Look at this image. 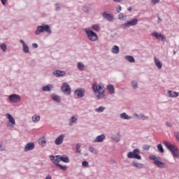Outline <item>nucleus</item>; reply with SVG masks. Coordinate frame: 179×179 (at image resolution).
Masks as SVG:
<instances>
[{"mask_svg":"<svg viewBox=\"0 0 179 179\" xmlns=\"http://www.w3.org/2000/svg\"><path fill=\"white\" fill-rule=\"evenodd\" d=\"M40 120V116L35 115L32 116V121L33 122H38V120Z\"/></svg>","mask_w":179,"mask_h":179,"instance_id":"nucleus-29","label":"nucleus"},{"mask_svg":"<svg viewBox=\"0 0 179 179\" xmlns=\"http://www.w3.org/2000/svg\"><path fill=\"white\" fill-rule=\"evenodd\" d=\"M121 10H122L121 6H117V7L116 8V10L117 13H120V12H121Z\"/></svg>","mask_w":179,"mask_h":179,"instance_id":"nucleus-44","label":"nucleus"},{"mask_svg":"<svg viewBox=\"0 0 179 179\" xmlns=\"http://www.w3.org/2000/svg\"><path fill=\"white\" fill-rule=\"evenodd\" d=\"M92 90L98 100L106 97V90L104 89V86L94 83L92 85Z\"/></svg>","mask_w":179,"mask_h":179,"instance_id":"nucleus-2","label":"nucleus"},{"mask_svg":"<svg viewBox=\"0 0 179 179\" xmlns=\"http://www.w3.org/2000/svg\"><path fill=\"white\" fill-rule=\"evenodd\" d=\"M54 76H56L57 78H61L62 76H65L66 75V73L64 71L61 70H57L55 71H53Z\"/></svg>","mask_w":179,"mask_h":179,"instance_id":"nucleus-13","label":"nucleus"},{"mask_svg":"<svg viewBox=\"0 0 179 179\" xmlns=\"http://www.w3.org/2000/svg\"><path fill=\"white\" fill-rule=\"evenodd\" d=\"M82 166L83 167H89V162H87V161H83L82 162Z\"/></svg>","mask_w":179,"mask_h":179,"instance_id":"nucleus-37","label":"nucleus"},{"mask_svg":"<svg viewBox=\"0 0 179 179\" xmlns=\"http://www.w3.org/2000/svg\"><path fill=\"white\" fill-rule=\"evenodd\" d=\"M52 99L55 101H57V103H59L61 101V98L57 95H52Z\"/></svg>","mask_w":179,"mask_h":179,"instance_id":"nucleus-30","label":"nucleus"},{"mask_svg":"<svg viewBox=\"0 0 179 179\" xmlns=\"http://www.w3.org/2000/svg\"><path fill=\"white\" fill-rule=\"evenodd\" d=\"M32 46L34 47V48H38V45H37V43H33Z\"/></svg>","mask_w":179,"mask_h":179,"instance_id":"nucleus-47","label":"nucleus"},{"mask_svg":"<svg viewBox=\"0 0 179 179\" xmlns=\"http://www.w3.org/2000/svg\"><path fill=\"white\" fill-rule=\"evenodd\" d=\"M104 110H105L104 107L100 106L99 108H96L95 111H96V113H103Z\"/></svg>","mask_w":179,"mask_h":179,"instance_id":"nucleus-35","label":"nucleus"},{"mask_svg":"<svg viewBox=\"0 0 179 179\" xmlns=\"http://www.w3.org/2000/svg\"><path fill=\"white\" fill-rule=\"evenodd\" d=\"M124 59H126L129 62H135V59L132 56L127 55L124 57Z\"/></svg>","mask_w":179,"mask_h":179,"instance_id":"nucleus-23","label":"nucleus"},{"mask_svg":"<svg viewBox=\"0 0 179 179\" xmlns=\"http://www.w3.org/2000/svg\"><path fill=\"white\" fill-rule=\"evenodd\" d=\"M92 29L94 30L95 31H99V30H100V27H99L98 24H93L92 26Z\"/></svg>","mask_w":179,"mask_h":179,"instance_id":"nucleus-33","label":"nucleus"},{"mask_svg":"<svg viewBox=\"0 0 179 179\" xmlns=\"http://www.w3.org/2000/svg\"><path fill=\"white\" fill-rule=\"evenodd\" d=\"M9 100L12 103H19V101H20V96L17 94H11L9 96Z\"/></svg>","mask_w":179,"mask_h":179,"instance_id":"nucleus-11","label":"nucleus"},{"mask_svg":"<svg viewBox=\"0 0 179 179\" xmlns=\"http://www.w3.org/2000/svg\"><path fill=\"white\" fill-rule=\"evenodd\" d=\"M128 10H129V12H131V10H132V8L129 7V8H128Z\"/></svg>","mask_w":179,"mask_h":179,"instance_id":"nucleus-51","label":"nucleus"},{"mask_svg":"<svg viewBox=\"0 0 179 179\" xmlns=\"http://www.w3.org/2000/svg\"><path fill=\"white\" fill-rule=\"evenodd\" d=\"M34 149V143H28L24 147V151L28 152V150H33Z\"/></svg>","mask_w":179,"mask_h":179,"instance_id":"nucleus-16","label":"nucleus"},{"mask_svg":"<svg viewBox=\"0 0 179 179\" xmlns=\"http://www.w3.org/2000/svg\"><path fill=\"white\" fill-rule=\"evenodd\" d=\"M61 89L64 94H68V95L71 94V86L69 85L68 83H63Z\"/></svg>","mask_w":179,"mask_h":179,"instance_id":"nucleus-8","label":"nucleus"},{"mask_svg":"<svg viewBox=\"0 0 179 179\" xmlns=\"http://www.w3.org/2000/svg\"><path fill=\"white\" fill-rule=\"evenodd\" d=\"M6 116L7 117L9 122H10L11 124L10 129H13V125H16V122L15 121V118H13V116H12V115L9 113H7Z\"/></svg>","mask_w":179,"mask_h":179,"instance_id":"nucleus-12","label":"nucleus"},{"mask_svg":"<svg viewBox=\"0 0 179 179\" xmlns=\"http://www.w3.org/2000/svg\"><path fill=\"white\" fill-rule=\"evenodd\" d=\"M56 9H57V10H58V9H59V7H58L57 4L56 5Z\"/></svg>","mask_w":179,"mask_h":179,"instance_id":"nucleus-53","label":"nucleus"},{"mask_svg":"<svg viewBox=\"0 0 179 179\" xmlns=\"http://www.w3.org/2000/svg\"><path fill=\"white\" fill-rule=\"evenodd\" d=\"M120 118H123V120H131V117L127 115L125 113L120 114Z\"/></svg>","mask_w":179,"mask_h":179,"instance_id":"nucleus-26","label":"nucleus"},{"mask_svg":"<svg viewBox=\"0 0 179 179\" xmlns=\"http://www.w3.org/2000/svg\"><path fill=\"white\" fill-rule=\"evenodd\" d=\"M1 50H3V52H5V51H6V44H2V45H1Z\"/></svg>","mask_w":179,"mask_h":179,"instance_id":"nucleus-40","label":"nucleus"},{"mask_svg":"<svg viewBox=\"0 0 179 179\" xmlns=\"http://www.w3.org/2000/svg\"><path fill=\"white\" fill-rule=\"evenodd\" d=\"M104 139H106V136H104V134H101V135L96 136V138L94 141V142H103V141Z\"/></svg>","mask_w":179,"mask_h":179,"instance_id":"nucleus-19","label":"nucleus"},{"mask_svg":"<svg viewBox=\"0 0 179 179\" xmlns=\"http://www.w3.org/2000/svg\"><path fill=\"white\" fill-rule=\"evenodd\" d=\"M102 16L103 19H106L108 22H112L114 20V16L111 14H108L106 12L103 13Z\"/></svg>","mask_w":179,"mask_h":179,"instance_id":"nucleus-14","label":"nucleus"},{"mask_svg":"<svg viewBox=\"0 0 179 179\" xmlns=\"http://www.w3.org/2000/svg\"><path fill=\"white\" fill-rule=\"evenodd\" d=\"M151 2L152 5H156V3H159V2H160V0H152Z\"/></svg>","mask_w":179,"mask_h":179,"instance_id":"nucleus-43","label":"nucleus"},{"mask_svg":"<svg viewBox=\"0 0 179 179\" xmlns=\"http://www.w3.org/2000/svg\"><path fill=\"white\" fill-rule=\"evenodd\" d=\"M0 146H1V144H0Z\"/></svg>","mask_w":179,"mask_h":179,"instance_id":"nucleus-55","label":"nucleus"},{"mask_svg":"<svg viewBox=\"0 0 179 179\" xmlns=\"http://www.w3.org/2000/svg\"><path fill=\"white\" fill-rule=\"evenodd\" d=\"M132 87L134 89H136V87H138V83H136V81H133L131 83Z\"/></svg>","mask_w":179,"mask_h":179,"instance_id":"nucleus-38","label":"nucleus"},{"mask_svg":"<svg viewBox=\"0 0 179 179\" xmlns=\"http://www.w3.org/2000/svg\"><path fill=\"white\" fill-rule=\"evenodd\" d=\"M127 157L129 159H137V160H141L142 157L139 155V150L134 149L132 152L127 153Z\"/></svg>","mask_w":179,"mask_h":179,"instance_id":"nucleus-7","label":"nucleus"},{"mask_svg":"<svg viewBox=\"0 0 179 179\" xmlns=\"http://www.w3.org/2000/svg\"><path fill=\"white\" fill-rule=\"evenodd\" d=\"M175 138L178 142H179V132H175L174 134Z\"/></svg>","mask_w":179,"mask_h":179,"instance_id":"nucleus-41","label":"nucleus"},{"mask_svg":"<svg viewBox=\"0 0 179 179\" xmlns=\"http://www.w3.org/2000/svg\"><path fill=\"white\" fill-rule=\"evenodd\" d=\"M39 145H41L42 146H44L47 143V141H45V138H42L38 140Z\"/></svg>","mask_w":179,"mask_h":179,"instance_id":"nucleus-27","label":"nucleus"},{"mask_svg":"<svg viewBox=\"0 0 179 179\" xmlns=\"http://www.w3.org/2000/svg\"><path fill=\"white\" fill-rule=\"evenodd\" d=\"M158 19H159V20H162V19H160V17H158Z\"/></svg>","mask_w":179,"mask_h":179,"instance_id":"nucleus-54","label":"nucleus"},{"mask_svg":"<svg viewBox=\"0 0 179 179\" xmlns=\"http://www.w3.org/2000/svg\"><path fill=\"white\" fill-rule=\"evenodd\" d=\"M154 61H155V66H157L158 69H162V68L163 67V64L162 63V62H160V60H159V59L156 57L154 58Z\"/></svg>","mask_w":179,"mask_h":179,"instance_id":"nucleus-17","label":"nucleus"},{"mask_svg":"<svg viewBox=\"0 0 179 179\" xmlns=\"http://www.w3.org/2000/svg\"><path fill=\"white\" fill-rule=\"evenodd\" d=\"M168 94L169 97H178V92L168 91Z\"/></svg>","mask_w":179,"mask_h":179,"instance_id":"nucleus-22","label":"nucleus"},{"mask_svg":"<svg viewBox=\"0 0 179 179\" xmlns=\"http://www.w3.org/2000/svg\"><path fill=\"white\" fill-rule=\"evenodd\" d=\"M143 150H149V149H150V146L148 145H143Z\"/></svg>","mask_w":179,"mask_h":179,"instance_id":"nucleus-39","label":"nucleus"},{"mask_svg":"<svg viewBox=\"0 0 179 179\" xmlns=\"http://www.w3.org/2000/svg\"><path fill=\"white\" fill-rule=\"evenodd\" d=\"M166 126L171 128V124H169V122H166Z\"/></svg>","mask_w":179,"mask_h":179,"instance_id":"nucleus-50","label":"nucleus"},{"mask_svg":"<svg viewBox=\"0 0 179 179\" xmlns=\"http://www.w3.org/2000/svg\"><path fill=\"white\" fill-rule=\"evenodd\" d=\"M114 2H120L121 0H113Z\"/></svg>","mask_w":179,"mask_h":179,"instance_id":"nucleus-52","label":"nucleus"},{"mask_svg":"<svg viewBox=\"0 0 179 179\" xmlns=\"http://www.w3.org/2000/svg\"><path fill=\"white\" fill-rule=\"evenodd\" d=\"M107 90L110 94H114V92H115L114 85L111 84L108 85L107 86Z\"/></svg>","mask_w":179,"mask_h":179,"instance_id":"nucleus-20","label":"nucleus"},{"mask_svg":"<svg viewBox=\"0 0 179 179\" xmlns=\"http://www.w3.org/2000/svg\"><path fill=\"white\" fill-rule=\"evenodd\" d=\"M138 24V19L131 20L122 25V29H125L127 27H131V26H135Z\"/></svg>","mask_w":179,"mask_h":179,"instance_id":"nucleus-9","label":"nucleus"},{"mask_svg":"<svg viewBox=\"0 0 179 179\" xmlns=\"http://www.w3.org/2000/svg\"><path fill=\"white\" fill-rule=\"evenodd\" d=\"M150 160H154L155 166L160 169L166 168V163L160 162V157H156L155 155L150 156Z\"/></svg>","mask_w":179,"mask_h":179,"instance_id":"nucleus-6","label":"nucleus"},{"mask_svg":"<svg viewBox=\"0 0 179 179\" xmlns=\"http://www.w3.org/2000/svg\"><path fill=\"white\" fill-rule=\"evenodd\" d=\"M42 89H43V92H50L51 90V89L50 88V86H48V85L43 87Z\"/></svg>","mask_w":179,"mask_h":179,"instance_id":"nucleus-36","label":"nucleus"},{"mask_svg":"<svg viewBox=\"0 0 179 179\" xmlns=\"http://www.w3.org/2000/svg\"><path fill=\"white\" fill-rule=\"evenodd\" d=\"M44 31H46V33H48V34H51L52 31L51 28H50V25L45 24L38 26L35 31V34L36 36H38L41 33H44Z\"/></svg>","mask_w":179,"mask_h":179,"instance_id":"nucleus-4","label":"nucleus"},{"mask_svg":"<svg viewBox=\"0 0 179 179\" xmlns=\"http://www.w3.org/2000/svg\"><path fill=\"white\" fill-rule=\"evenodd\" d=\"M140 117H141L142 120H148V117L145 116V115H140Z\"/></svg>","mask_w":179,"mask_h":179,"instance_id":"nucleus-46","label":"nucleus"},{"mask_svg":"<svg viewBox=\"0 0 179 179\" xmlns=\"http://www.w3.org/2000/svg\"><path fill=\"white\" fill-rule=\"evenodd\" d=\"M1 1L3 5H6V2H8V0H1Z\"/></svg>","mask_w":179,"mask_h":179,"instance_id":"nucleus-48","label":"nucleus"},{"mask_svg":"<svg viewBox=\"0 0 179 179\" xmlns=\"http://www.w3.org/2000/svg\"><path fill=\"white\" fill-rule=\"evenodd\" d=\"M78 69L79 71H83L85 69V65L82 62L78 63Z\"/></svg>","mask_w":179,"mask_h":179,"instance_id":"nucleus-28","label":"nucleus"},{"mask_svg":"<svg viewBox=\"0 0 179 179\" xmlns=\"http://www.w3.org/2000/svg\"><path fill=\"white\" fill-rule=\"evenodd\" d=\"M56 157V159H55ZM50 160L53 162L55 166L57 167H59L61 170H63V171H66L68 170V166H62L59 164L60 162H63V163H69V157L66 155H56L55 157L54 155L50 156Z\"/></svg>","mask_w":179,"mask_h":179,"instance_id":"nucleus-1","label":"nucleus"},{"mask_svg":"<svg viewBox=\"0 0 179 179\" xmlns=\"http://www.w3.org/2000/svg\"><path fill=\"white\" fill-rule=\"evenodd\" d=\"M151 35L152 36V37H155V38H157V40H158L159 41H166V36L160 33L155 31L152 32Z\"/></svg>","mask_w":179,"mask_h":179,"instance_id":"nucleus-10","label":"nucleus"},{"mask_svg":"<svg viewBox=\"0 0 179 179\" xmlns=\"http://www.w3.org/2000/svg\"><path fill=\"white\" fill-rule=\"evenodd\" d=\"M89 150L90 152H91V153H93L94 155H97V150H96V149L92 146L89 148Z\"/></svg>","mask_w":179,"mask_h":179,"instance_id":"nucleus-34","label":"nucleus"},{"mask_svg":"<svg viewBox=\"0 0 179 179\" xmlns=\"http://www.w3.org/2000/svg\"><path fill=\"white\" fill-rule=\"evenodd\" d=\"M163 143L166 148H167V149H169V150H170V152L172 153L174 159H179L178 148H177L176 145L166 141H164Z\"/></svg>","mask_w":179,"mask_h":179,"instance_id":"nucleus-3","label":"nucleus"},{"mask_svg":"<svg viewBox=\"0 0 179 179\" xmlns=\"http://www.w3.org/2000/svg\"><path fill=\"white\" fill-rule=\"evenodd\" d=\"M111 52H113V54H118L120 52V47L114 45L111 49Z\"/></svg>","mask_w":179,"mask_h":179,"instance_id":"nucleus-21","label":"nucleus"},{"mask_svg":"<svg viewBox=\"0 0 179 179\" xmlns=\"http://www.w3.org/2000/svg\"><path fill=\"white\" fill-rule=\"evenodd\" d=\"M76 94H77L78 97L82 98L85 96V90H77L75 91Z\"/></svg>","mask_w":179,"mask_h":179,"instance_id":"nucleus-18","label":"nucleus"},{"mask_svg":"<svg viewBox=\"0 0 179 179\" xmlns=\"http://www.w3.org/2000/svg\"><path fill=\"white\" fill-rule=\"evenodd\" d=\"M22 47L24 52H25L26 54H29V52H30L29 50V46H27V45L25 44Z\"/></svg>","mask_w":179,"mask_h":179,"instance_id":"nucleus-31","label":"nucleus"},{"mask_svg":"<svg viewBox=\"0 0 179 179\" xmlns=\"http://www.w3.org/2000/svg\"><path fill=\"white\" fill-rule=\"evenodd\" d=\"M85 31L87 36L88 39L90 41H97V40H99V36H97V34H96V32L93 31L92 30L85 29Z\"/></svg>","mask_w":179,"mask_h":179,"instance_id":"nucleus-5","label":"nucleus"},{"mask_svg":"<svg viewBox=\"0 0 179 179\" xmlns=\"http://www.w3.org/2000/svg\"><path fill=\"white\" fill-rule=\"evenodd\" d=\"M77 121H78V118H76V117H75V116H72L70 118V122L69 123V125L72 126L73 122L76 123Z\"/></svg>","mask_w":179,"mask_h":179,"instance_id":"nucleus-24","label":"nucleus"},{"mask_svg":"<svg viewBox=\"0 0 179 179\" xmlns=\"http://www.w3.org/2000/svg\"><path fill=\"white\" fill-rule=\"evenodd\" d=\"M157 149L160 153H164V149L163 148V145H162V144L157 145Z\"/></svg>","mask_w":179,"mask_h":179,"instance_id":"nucleus-32","label":"nucleus"},{"mask_svg":"<svg viewBox=\"0 0 179 179\" xmlns=\"http://www.w3.org/2000/svg\"><path fill=\"white\" fill-rule=\"evenodd\" d=\"M64 138H65V135L64 134H62L59 137H57L55 141V145H61V143L64 142Z\"/></svg>","mask_w":179,"mask_h":179,"instance_id":"nucleus-15","label":"nucleus"},{"mask_svg":"<svg viewBox=\"0 0 179 179\" xmlns=\"http://www.w3.org/2000/svg\"><path fill=\"white\" fill-rule=\"evenodd\" d=\"M76 150L78 152V153H80V144H77L76 145Z\"/></svg>","mask_w":179,"mask_h":179,"instance_id":"nucleus-42","label":"nucleus"},{"mask_svg":"<svg viewBox=\"0 0 179 179\" xmlns=\"http://www.w3.org/2000/svg\"><path fill=\"white\" fill-rule=\"evenodd\" d=\"M20 43L22 44V46L26 45V43H24V41L23 40H20Z\"/></svg>","mask_w":179,"mask_h":179,"instance_id":"nucleus-49","label":"nucleus"},{"mask_svg":"<svg viewBox=\"0 0 179 179\" xmlns=\"http://www.w3.org/2000/svg\"><path fill=\"white\" fill-rule=\"evenodd\" d=\"M132 166H134V167H136V169H143V165L142 164H138L135 162H132Z\"/></svg>","mask_w":179,"mask_h":179,"instance_id":"nucleus-25","label":"nucleus"},{"mask_svg":"<svg viewBox=\"0 0 179 179\" xmlns=\"http://www.w3.org/2000/svg\"><path fill=\"white\" fill-rule=\"evenodd\" d=\"M124 17H125V16H124V15H122V14H119V15H118V19H120V20H121V19L124 20Z\"/></svg>","mask_w":179,"mask_h":179,"instance_id":"nucleus-45","label":"nucleus"}]
</instances>
